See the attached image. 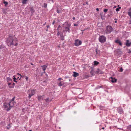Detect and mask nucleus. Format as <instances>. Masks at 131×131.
<instances>
[{"label": "nucleus", "mask_w": 131, "mask_h": 131, "mask_svg": "<svg viewBox=\"0 0 131 131\" xmlns=\"http://www.w3.org/2000/svg\"><path fill=\"white\" fill-rule=\"evenodd\" d=\"M6 42L8 46H17L18 45V40L17 39L12 35H9L6 38Z\"/></svg>", "instance_id": "f257e3e1"}, {"label": "nucleus", "mask_w": 131, "mask_h": 131, "mask_svg": "<svg viewBox=\"0 0 131 131\" xmlns=\"http://www.w3.org/2000/svg\"><path fill=\"white\" fill-rule=\"evenodd\" d=\"M99 41L101 43L105 42L106 40V38L103 35L100 36L99 38Z\"/></svg>", "instance_id": "f03ea898"}, {"label": "nucleus", "mask_w": 131, "mask_h": 131, "mask_svg": "<svg viewBox=\"0 0 131 131\" xmlns=\"http://www.w3.org/2000/svg\"><path fill=\"white\" fill-rule=\"evenodd\" d=\"M113 30V28L110 26H107L106 28L105 32L107 34H109Z\"/></svg>", "instance_id": "7ed1b4c3"}, {"label": "nucleus", "mask_w": 131, "mask_h": 131, "mask_svg": "<svg viewBox=\"0 0 131 131\" xmlns=\"http://www.w3.org/2000/svg\"><path fill=\"white\" fill-rule=\"evenodd\" d=\"M82 44L81 41L78 39H77L75 40L74 45L75 46H78Z\"/></svg>", "instance_id": "20e7f679"}, {"label": "nucleus", "mask_w": 131, "mask_h": 131, "mask_svg": "<svg viewBox=\"0 0 131 131\" xmlns=\"http://www.w3.org/2000/svg\"><path fill=\"white\" fill-rule=\"evenodd\" d=\"M15 97H14L13 98H12V99L11 101L8 103V105L10 107H12L14 105V103H15V102L14 101Z\"/></svg>", "instance_id": "39448f33"}, {"label": "nucleus", "mask_w": 131, "mask_h": 131, "mask_svg": "<svg viewBox=\"0 0 131 131\" xmlns=\"http://www.w3.org/2000/svg\"><path fill=\"white\" fill-rule=\"evenodd\" d=\"M67 26L65 27V31L66 32H70V30L71 25L70 24H67Z\"/></svg>", "instance_id": "423d86ee"}, {"label": "nucleus", "mask_w": 131, "mask_h": 131, "mask_svg": "<svg viewBox=\"0 0 131 131\" xmlns=\"http://www.w3.org/2000/svg\"><path fill=\"white\" fill-rule=\"evenodd\" d=\"M8 105H8H8H7L6 104H4V106L5 107V108L6 109V110L7 111H9L11 109V107H10L9 106V107L8 108Z\"/></svg>", "instance_id": "0eeeda50"}, {"label": "nucleus", "mask_w": 131, "mask_h": 131, "mask_svg": "<svg viewBox=\"0 0 131 131\" xmlns=\"http://www.w3.org/2000/svg\"><path fill=\"white\" fill-rule=\"evenodd\" d=\"M110 80L112 83H114L116 82L117 81L116 79H115L114 78H113L112 77H111L110 78Z\"/></svg>", "instance_id": "6e6552de"}, {"label": "nucleus", "mask_w": 131, "mask_h": 131, "mask_svg": "<svg viewBox=\"0 0 131 131\" xmlns=\"http://www.w3.org/2000/svg\"><path fill=\"white\" fill-rule=\"evenodd\" d=\"M64 82L63 81H60L59 82H58L57 84L60 87L62 86L64 84Z\"/></svg>", "instance_id": "1a4fd4ad"}, {"label": "nucleus", "mask_w": 131, "mask_h": 131, "mask_svg": "<svg viewBox=\"0 0 131 131\" xmlns=\"http://www.w3.org/2000/svg\"><path fill=\"white\" fill-rule=\"evenodd\" d=\"M11 84V83L8 82V85L9 88H14V86L15 85V83H13L11 85H10V84Z\"/></svg>", "instance_id": "9d476101"}, {"label": "nucleus", "mask_w": 131, "mask_h": 131, "mask_svg": "<svg viewBox=\"0 0 131 131\" xmlns=\"http://www.w3.org/2000/svg\"><path fill=\"white\" fill-rule=\"evenodd\" d=\"M60 28H61V27L60 25H59L58 26V27L57 29L58 33H57V35L58 36H59V34H60V32H61L60 31V29H59Z\"/></svg>", "instance_id": "9b49d317"}, {"label": "nucleus", "mask_w": 131, "mask_h": 131, "mask_svg": "<svg viewBox=\"0 0 131 131\" xmlns=\"http://www.w3.org/2000/svg\"><path fill=\"white\" fill-rule=\"evenodd\" d=\"M5 48V46L3 44H1L0 46V51L4 49Z\"/></svg>", "instance_id": "f8f14e48"}, {"label": "nucleus", "mask_w": 131, "mask_h": 131, "mask_svg": "<svg viewBox=\"0 0 131 131\" xmlns=\"http://www.w3.org/2000/svg\"><path fill=\"white\" fill-rule=\"evenodd\" d=\"M42 68V69L44 71V73H45V71L46 70V68L47 67V66L46 65H43V66H41Z\"/></svg>", "instance_id": "ddd939ff"}, {"label": "nucleus", "mask_w": 131, "mask_h": 131, "mask_svg": "<svg viewBox=\"0 0 131 131\" xmlns=\"http://www.w3.org/2000/svg\"><path fill=\"white\" fill-rule=\"evenodd\" d=\"M129 41L128 40H127L126 41V45L127 47L130 46L131 45V42L129 43Z\"/></svg>", "instance_id": "4468645a"}, {"label": "nucleus", "mask_w": 131, "mask_h": 131, "mask_svg": "<svg viewBox=\"0 0 131 131\" xmlns=\"http://www.w3.org/2000/svg\"><path fill=\"white\" fill-rule=\"evenodd\" d=\"M115 42L119 44L120 46L122 45V43L120 40H117L115 41Z\"/></svg>", "instance_id": "2eb2a0df"}, {"label": "nucleus", "mask_w": 131, "mask_h": 131, "mask_svg": "<svg viewBox=\"0 0 131 131\" xmlns=\"http://www.w3.org/2000/svg\"><path fill=\"white\" fill-rule=\"evenodd\" d=\"M60 35V36L61 38V40H63L64 39V36L63 35V34H60L59 35Z\"/></svg>", "instance_id": "dca6fc26"}, {"label": "nucleus", "mask_w": 131, "mask_h": 131, "mask_svg": "<svg viewBox=\"0 0 131 131\" xmlns=\"http://www.w3.org/2000/svg\"><path fill=\"white\" fill-rule=\"evenodd\" d=\"M79 75V74L78 73L76 72H73V76L74 77H76L77 76H78Z\"/></svg>", "instance_id": "f3484780"}, {"label": "nucleus", "mask_w": 131, "mask_h": 131, "mask_svg": "<svg viewBox=\"0 0 131 131\" xmlns=\"http://www.w3.org/2000/svg\"><path fill=\"white\" fill-rule=\"evenodd\" d=\"M128 15L131 18V8H130L129 10V12L128 13Z\"/></svg>", "instance_id": "a211bd4d"}, {"label": "nucleus", "mask_w": 131, "mask_h": 131, "mask_svg": "<svg viewBox=\"0 0 131 131\" xmlns=\"http://www.w3.org/2000/svg\"><path fill=\"white\" fill-rule=\"evenodd\" d=\"M97 74H103V72L100 70L99 69H98V70L96 72Z\"/></svg>", "instance_id": "6ab92c4d"}, {"label": "nucleus", "mask_w": 131, "mask_h": 131, "mask_svg": "<svg viewBox=\"0 0 131 131\" xmlns=\"http://www.w3.org/2000/svg\"><path fill=\"white\" fill-rule=\"evenodd\" d=\"M116 52L118 54H120L122 53L120 49H117L116 50Z\"/></svg>", "instance_id": "aec40b11"}, {"label": "nucleus", "mask_w": 131, "mask_h": 131, "mask_svg": "<svg viewBox=\"0 0 131 131\" xmlns=\"http://www.w3.org/2000/svg\"><path fill=\"white\" fill-rule=\"evenodd\" d=\"M43 96H38V99L40 101L41 99L43 100Z\"/></svg>", "instance_id": "412c9836"}, {"label": "nucleus", "mask_w": 131, "mask_h": 131, "mask_svg": "<svg viewBox=\"0 0 131 131\" xmlns=\"http://www.w3.org/2000/svg\"><path fill=\"white\" fill-rule=\"evenodd\" d=\"M94 65L95 66H97L99 64V62L98 61H95L94 62Z\"/></svg>", "instance_id": "4be33fe9"}, {"label": "nucleus", "mask_w": 131, "mask_h": 131, "mask_svg": "<svg viewBox=\"0 0 131 131\" xmlns=\"http://www.w3.org/2000/svg\"><path fill=\"white\" fill-rule=\"evenodd\" d=\"M13 77H14V78H13L14 81L16 82H17V81H16L15 80L18 79L19 78V77H17V78H16L15 77V76H14Z\"/></svg>", "instance_id": "5701e85b"}, {"label": "nucleus", "mask_w": 131, "mask_h": 131, "mask_svg": "<svg viewBox=\"0 0 131 131\" xmlns=\"http://www.w3.org/2000/svg\"><path fill=\"white\" fill-rule=\"evenodd\" d=\"M7 82H8L9 81H11V82L12 81V79L10 78L9 77L7 78Z\"/></svg>", "instance_id": "b1692460"}, {"label": "nucleus", "mask_w": 131, "mask_h": 131, "mask_svg": "<svg viewBox=\"0 0 131 131\" xmlns=\"http://www.w3.org/2000/svg\"><path fill=\"white\" fill-rule=\"evenodd\" d=\"M30 9L31 13H32L35 11L33 7H30Z\"/></svg>", "instance_id": "393cba45"}, {"label": "nucleus", "mask_w": 131, "mask_h": 131, "mask_svg": "<svg viewBox=\"0 0 131 131\" xmlns=\"http://www.w3.org/2000/svg\"><path fill=\"white\" fill-rule=\"evenodd\" d=\"M127 129L131 131V125H130L127 127Z\"/></svg>", "instance_id": "a878e982"}, {"label": "nucleus", "mask_w": 131, "mask_h": 131, "mask_svg": "<svg viewBox=\"0 0 131 131\" xmlns=\"http://www.w3.org/2000/svg\"><path fill=\"white\" fill-rule=\"evenodd\" d=\"M118 112L120 114H122L123 112V110L122 109H119L118 111Z\"/></svg>", "instance_id": "bb28decb"}, {"label": "nucleus", "mask_w": 131, "mask_h": 131, "mask_svg": "<svg viewBox=\"0 0 131 131\" xmlns=\"http://www.w3.org/2000/svg\"><path fill=\"white\" fill-rule=\"evenodd\" d=\"M27 0H22V3L23 4H26Z\"/></svg>", "instance_id": "cd10ccee"}, {"label": "nucleus", "mask_w": 131, "mask_h": 131, "mask_svg": "<svg viewBox=\"0 0 131 131\" xmlns=\"http://www.w3.org/2000/svg\"><path fill=\"white\" fill-rule=\"evenodd\" d=\"M11 127V126L10 124H9L7 125V128L8 129H9Z\"/></svg>", "instance_id": "c85d7f7f"}, {"label": "nucleus", "mask_w": 131, "mask_h": 131, "mask_svg": "<svg viewBox=\"0 0 131 131\" xmlns=\"http://www.w3.org/2000/svg\"><path fill=\"white\" fill-rule=\"evenodd\" d=\"M3 2L4 4H5V6H6L8 4V3L7 2H6L5 1H4Z\"/></svg>", "instance_id": "c756f323"}, {"label": "nucleus", "mask_w": 131, "mask_h": 131, "mask_svg": "<svg viewBox=\"0 0 131 131\" xmlns=\"http://www.w3.org/2000/svg\"><path fill=\"white\" fill-rule=\"evenodd\" d=\"M31 93L33 94L34 95L35 94V91L34 90H32L31 91Z\"/></svg>", "instance_id": "7c9ffc66"}, {"label": "nucleus", "mask_w": 131, "mask_h": 131, "mask_svg": "<svg viewBox=\"0 0 131 131\" xmlns=\"http://www.w3.org/2000/svg\"><path fill=\"white\" fill-rule=\"evenodd\" d=\"M60 10L58 8H57V13H60Z\"/></svg>", "instance_id": "2f4dec72"}, {"label": "nucleus", "mask_w": 131, "mask_h": 131, "mask_svg": "<svg viewBox=\"0 0 131 131\" xmlns=\"http://www.w3.org/2000/svg\"><path fill=\"white\" fill-rule=\"evenodd\" d=\"M47 4L46 3H44V7L46 8L47 7Z\"/></svg>", "instance_id": "473e14b6"}, {"label": "nucleus", "mask_w": 131, "mask_h": 131, "mask_svg": "<svg viewBox=\"0 0 131 131\" xmlns=\"http://www.w3.org/2000/svg\"><path fill=\"white\" fill-rule=\"evenodd\" d=\"M123 69L122 68H120V70H119V71L121 72H123Z\"/></svg>", "instance_id": "72a5a7b5"}, {"label": "nucleus", "mask_w": 131, "mask_h": 131, "mask_svg": "<svg viewBox=\"0 0 131 131\" xmlns=\"http://www.w3.org/2000/svg\"><path fill=\"white\" fill-rule=\"evenodd\" d=\"M33 95L31 93L29 94V98H30Z\"/></svg>", "instance_id": "f704fd0d"}, {"label": "nucleus", "mask_w": 131, "mask_h": 131, "mask_svg": "<svg viewBox=\"0 0 131 131\" xmlns=\"http://www.w3.org/2000/svg\"><path fill=\"white\" fill-rule=\"evenodd\" d=\"M99 108L101 110H102L104 108V107L102 106H99Z\"/></svg>", "instance_id": "c9c22d12"}, {"label": "nucleus", "mask_w": 131, "mask_h": 131, "mask_svg": "<svg viewBox=\"0 0 131 131\" xmlns=\"http://www.w3.org/2000/svg\"><path fill=\"white\" fill-rule=\"evenodd\" d=\"M121 8V7H119L117 8L116 9V11H118L119 10V9Z\"/></svg>", "instance_id": "e433bc0d"}, {"label": "nucleus", "mask_w": 131, "mask_h": 131, "mask_svg": "<svg viewBox=\"0 0 131 131\" xmlns=\"http://www.w3.org/2000/svg\"><path fill=\"white\" fill-rule=\"evenodd\" d=\"M96 54H97L98 53V51H99L98 50L97 48H96Z\"/></svg>", "instance_id": "4c0bfd02"}, {"label": "nucleus", "mask_w": 131, "mask_h": 131, "mask_svg": "<svg viewBox=\"0 0 131 131\" xmlns=\"http://www.w3.org/2000/svg\"><path fill=\"white\" fill-rule=\"evenodd\" d=\"M93 72H94L93 70V69H92V70L90 71V73L91 74H93Z\"/></svg>", "instance_id": "58836bf2"}, {"label": "nucleus", "mask_w": 131, "mask_h": 131, "mask_svg": "<svg viewBox=\"0 0 131 131\" xmlns=\"http://www.w3.org/2000/svg\"><path fill=\"white\" fill-rule=\"evenodd\" d=\"M108 10V9H105L104 10V12H107Z\"/></svg>", "instance_id": "ea45409f"}, {"label": "nucleus", "mask_w": 131, "mask_h": 131, "mask_svg": "<svg viewBox=\"0 0 131 131\" xmlns=\"http://www.w3.org/2000/svg\"><path fill=\"white\" fill-rule=\"evenodd\" d=\"M25 79H26L27 81L28 79V77L27 76H25Z\"/></svg>", "instance_id": "a19ab883"}, {"label": "nucleus", "mask_w": 131, "mask_h": 131, "mask_svg": "<svg viewBox=\"0 0 131 131\" xmlns=\"http://www.w3.org/2000/svg\"><path fill=\"white\" fill-rule=\"evenodd\" d=\"M109 14L110 15H111L112 14V11H110L109 12Z\"/></svg>", "instance_id": "79ce46f5"}, {"label": "nucleus", "mask_w": 131, "mask_h": 131, "mask_svg": "<svg viewBox=\"0 0 131 131\" xmlns=\"http://www.w3.org/2000/svg\"><path fill=\"white\" fill-rule=\"evenodd\" d=\"M49 101V99L47 98L45 99V101L46 102H48Z\"/></svg>", "instance_id": "37998d69"}, {"label": "nucleus", "mask_w": 131, "mask_h": 131, "mask_svg": "<svg viewBox=\"0 0 131 131\" xmlns=\"http://www.w3.org/2000/svg\"><path fill=\"white\" fill-rule=\"evenodd\" d=\"M63 80V79L62 78H59L58 79V80H59V81H60V80Z\"/></svg>", "instance_id": "c03bdc74"}, {"label": "nucleus", "mask_w": 131, "mask_h": 131, "mask_svg": "<svg viewBox=\"0 0 131 131\" xmlns=\"http://www.w3.org/2000/svg\"><path fill=\"white\" fill-rule=\"evenodd\" d=\"M115 20V23H116L117 22V19H116V18H115V19H114Z\"/></svg>", "instance_id": "a18cd8bd"}, {"label": "nucleus", "mask_w": 131, "mask_h": 131, "mask_svg": "<svg viewBox=\"0 0 131 131\" xmlns=\"http://www.w3.org/2000/svg\"><path fill=\"white\" fill-rule=\"evenodd\" d=\"M128 53H131V51L130 50H129V51L128 52Z\"/></svg>", "instance_id": "49530a36"}, {"label": "nucleus", "mask_w": 131, "mask_h": 131, "mask_svg": "<svg viewBox=\"0 0 131 131\" xmlns=\"http://www.w3.org/2000/svg\"><path fill=\"white\" fill-rule=\"evenodd\" d=\"M74 26H78V25L77 24H74Z\"/></svg>", "instance_id": "de8ad7c7"}, {"label": "nucleus", "mask_w": 131, "mask_h": 131, "mask_svg": "<svg viewBox=\"0 0 131 131\" xmlns=\"http://www.w3.org/2000/svg\"><path fill=\"white\" fill-rule=\"evenodd\" d=\"M55 23V21L54 20L53 21V22L52 23V24L53 25H54V24Z\"/></svg>", "instance_id": "09e8293b"}, {"label": "nucleus", "mask_w": 131, "mask_h": 131, "mask_svg": "<svg viewBox=\"0 0 131 131\" xmlns=\"http://www.w3.org/2000/svg\"><path fill=\"white\" fill-rule=\"evenodd\" d=\"M17 75H20V76H21L22 77V76L21 75V74H19V73H17Z\"/></svg>", "instance_id": "8fccbe9b"}, {"label": "nucleus", "mask_w": 131, "mask_h": 131, "mask_svg": "<svg viewBox=\"0 0 131 131\" xmlns=\"http://www.w3.org/2000/svg\"><path fill=\"white\" fill-rule=\"evenodd\" d=\"M49 27V25H47L46 26V27L47 28H48Z\"/></svg>", "instance_id": "3c124183"}, {"label": "nucleus", "mask_w": 131, "mask_h": 131, "mask_svg": "<svg viewBox=\"0 0 131 131\" xmlns=\"http://www.w3.org/2000/svg\"><path fill=\"white\" fill-rule=\"evenodd\" d=\"M75 17H73V18H72V19L73 20H74L75 19Z\"/></svg>", "instance_id": "603ef678"}, {"label": "nucleus", "mask_w": 131, "mask_h": 131, "mask_svg": "<svg viewBox=\"0 0 131 131\" xmlns=\"http://www.w3.org/2000/svg\"><path fill=\"white\" fill-rule=\"evenodd\" d=\"M96 10L97 11H98L99 10V9L98 8H97L96 9Z\"/></svg>", "instance_id": "864d4df0"}, {"label": "nucleus", "mask_w": 131, "mask_h": 131, "mask_svg": "<svg viewBox=\"0 0 131 131\" xmlns=\"http://www.w3.org/2000/svg\"><path fill=\"white\" fill-rule=\"evenodd\" d=\"M129 24H131V21H130V22H129Z\"/></svg>", "instance_id": "5fc2aeb1"}, {"label": "nucleus", "mask_w": 131, "mask_h": 131, "mask_svg": "<svg viewBox=\"0 0 131 131\" xmlns=\"http://www.w3.org/2000/svg\"><path fill=\"white\" fill-rule=\"evenodd\" d=\"M102 129H104V127H102Z\"/></svg>", "instance_id": "6e6d98bb"}, {"label": "nucleus", "mask_w": 131, "mask_h": 131, "mask_svg": "<svg viewBox=\"0 0 131 131\" xmlns=\"http://www.w3.org/2000/svg\"><path fill=\"white\" fill-rule=\"evenodd\" d=\"M30 64L32 65H33V64L32 63H31Z\"/></svg>", "instance_id": "4d7b16f0"}, {"label": "nucleus", "mask_w": 131, "mask_h": 131, "mask_svg": "<svg viewBox=\"0 0 131 131\" xmlns=\"http://www.w3.org/2000/svg\"><path fill=\"white\" fill-rule=\"evenodd\" d=\"M46 23V22L44 24V25H45Z\"/></svg>", "instance_id": "13d9d810"}, {"label": "nucleus", "mask_w": 131, "mask_h": 131, "mask_svg": "<svg viewBox=\"0 0 131 131\" xmlns=\"http://www.w3.org/2000/svg\"><path fill=\"white\" fill-rule=\"evenodd\" d=\"M86 4H88V2H86Z\"/></svg>", "instance_id": "bf43d9fd"}, {"label": "nucleus", "mask_w": 131, "mask_h": 131, "mask_svg": "<svg viewBox=\"0 0 131 131\" xmlns=\"http://www.w3.org/2000/svg\"><path fill=\"white\" fill-rule=\"evenodd\" d=\"M46 31H48V29H47V30H46Z\"/></svg>", "instance_id": "052dcab7"}, {"label": "nucleus", "mask_w": 131, "mask_h": 131, "mask_svg": "<svg viewBox=\"0 0 131 131\" xmlns=\"http://www.w3.org/2000/svg\"><path fill=\"white\" fill-rule=\"evenodd\" d=\"M115 7H116V6H115L114 7V8H115Z\"/></svg>", "instance_id": "680f3d73"}, {"label": "nucleus", "mask_w": 131, "mask_h": 131, "mask_svg": "<svg viewBox=\"0 0 131 131\" xmlns=\"http://www.w3.org/2000/svg\"><path fill=\"white\" fill-rule=\"evenodd\" d=\"M69 81H70V79H69Z\"/></svg>", "instance_id": "e2e57ef3"}, {"label": "nucleus", "mask_w": 131, "mask_h": 131, "mask_svg": "<svg viewBox=\"0 0 131 131\" xmlns=\"http://www.w3.org/2000/svg\"><path fill=\"white\" fill-rule=\"evenodd\" d=\"M29 131H32L31 130H30Z\"/></svg>", "instance_id": "0e129e2a"}, {"label": "nucleus", "mask_w": 131, "mask_h": 131, "mask_svg": "<svg viewBox=\"0 0 131 131\" xmlns=\"http://www.w3.org/2000/svg\"><path fill=\"white\" fill-rule=\"evenodd\" d=\"M21 79V78H20V79H19V80H20Z\"/></svg>", "instance_id": "69168bd1"}, {"label": "nucleus", "mask_w": 131, "mask_h": 131, "mask_svg": "<svg viewBox=\"0 0 131 131\" xmlns=\"http://www.w3.org/2000/svg\"><path fill=\"white\" fill-rule=\"evenodd\" d=\"M12 85V84H10V85Z\"/></svg>", "instance_id": "338daca9"}, {"label": "nucleus", "mask_w": 131, "mask_h": 131, "mask_svg": "<svg viewBox=\"0 0 131 131\" xmlns=\"http://www.w3.org/2000/svg\"><path fill=\"white\" fill-rule=\"evenodd\" d=\"M101 86H100V88H101Z\"/></svg>", "instance_id": "774afa93"}]
</instances>
